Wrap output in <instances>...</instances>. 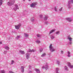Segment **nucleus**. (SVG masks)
<instances>
[{
  "label": "nucleus",
  "instance_id": "nucleus-1",
  "mask_svg": "<svg viewBox=\"0 0 73 73\" xmlns=\"http://www.w3.org/2000/svg\"><path fill=\"white\" fill-rule=\"evenodd\" d=\"M49 49L51 52H53L56 50V49L52 46V44H51L49 46Z\"/></svg>",
  "mask_w": 73,
  "mask_h": 73
},
{
  "label": "nucleus",
  "instance_id": "nucleus-2",
  "mask_svg": "<svg viewBox=\"0 0 73 73\" xmlns=\"http://www.w3.org/2000/svg\"><path fill=\"white\" fill-rule=\"evenodd\" d=\"M15 3V0H11V2H8L7 3V5L9 6H11V5H12Z\"/></svg>",
  "mask_w": 73,
  "mask_h": 73
},
{
  "label": "nucleus",
  "instance_id": "nucleus-3",
  "mask_svg": "<svg viewBox=\"0 0 73 73\" xmlns=\"http://www.w3.org/2000/svg\"><path fill=\"white\" fill-rule=\"evenodd\" d=\"M73 4V0H71V1H68V8L69 9H70V5L71 4Z\"/></svg>",
  "mask_w": 73,
  "mask_h": 73
},
{
  "label": "nucleus",
  "instance_id": "nucleus-4",
  "mask_svg": "<svg viewBox=\"0 0 73 73\" xmlns=\"http://www.w3.org/2000/svg\"><path fill=\"white\" fill-rule=\"evenodd\" d=\"M37 5V3H32L30 5V7H31V8H35V5Z\"/></svg>",
  "mask_w": 73,
  "mask_h": 73
},
{
  "label": "nucleus",
  "instance_id": "nucleus-5",
  "mask_svg": "<svg viewBox=\"0 0 73 73\" xmlns=\"http://www.w3.org/2000/svg\"><path fill=\"white\" fill-rule=\"evenodd\" d=\"M21 26V23H19V24L15 26V27L17 29H19Z\"/></svg>",
  "mask_w": 73,
  "mask_h": 73
},
{
  "label": "nucleus",
  "instance_id": "nucleus-6",
  "mask_svg": "<svg viewBox=\"0 0 73 73\" xmlns=\"http://www.w3.org/2000/svg\"><path fill=\"white\" fill-rule=\"evenodd\" d=\"M36 52V50H31L30 49H29L27 51V53H29V52Z\"/></svg>",
  "mask_w": 73,
  "mask_h": 73
},
{
  "label": "nucleus",
  "instance_id": "nucleus-7",
  "mask_svg": "<svg viewBox=\"0 0 73 73\" xmlns=\"http://www.w3.org/2000/svg\"><path fill=\"white\" fill-rule=\"evenodd\" d=\"M15 7L14 8V10H15L16 11L17 9H19V7L18 6V5H15Z\"/></svg>",
  "mask_w": 73,
  "mask_h": 73
},
{
  "label": "nucleus",
  "instance_id": "nucleus-8",
  "mask_svg": "<svg viewBox=\"0 0 73 73\" xmlns=\"http://www.w3.org/2000/svg\"><path fill=\"white\" fill-rule=\"evenodd\" d=\"M47 69L48 68V66L46 65L45 66H43L42 67V69Z\"/></svg>",
  "mask_w": 73,
  "mask_h": 73
},
{
  "label": "nucleus",
  "instance_id": "nucleus-9",
  "mask_svg": "<svg viewBox=\"0 0 73 73\" xmlns=\"http://www.w3.org/2000/svg\"><path fill=\"white\" fill-rule=\"evenodd\" d=\"M66 20H67V21H69L70 22L72 21V19L71 18H66Z\"/></svg>",
  "mask_w": 73,
  "mask_h": 73
},
{
  "label": "nucleus",
  "instance_id": "nucleus-10",
  "mask_svg": "<svg viewBox=\"0 0 73 73\" xmlns=\"http://www.w3.org/2000/svg\"><path fill=\"white\" fill-rule=\"evenodd\" d=\"M21 70L22 73L24 72V67L22 66L21 67Z\"/></svg>",
  "mask_w": 73,
  "mask_h": 73
},
{
  "label": "nucleus",
  "instance_id": "nucleus-11",
  "mask_svg": "<svg viewBox=\"0 0 73 73\" xmlns=\"http://www.w3.org/2000/svg\"><path fill=\"white\" fill-rule=\"evenodd\" d=\"M68 39L69 40V41H72V38L70 36H68Z\"/></svg>",
  "mask_w": 73,
  "mask_h": 73
},
{
  "label": "nucleus",
  "instance_id": "nucleus-12",
  "mask_svg": "<svg viewBox=\"0 0 73 73\" xmlns=\"http://www.w3.org/2000/svg\"><path fill=\"white\" fill-rule=\"evenodd\" d=\"M59 70V68H56V73H59L58 72V70Z\"/></svg>",
  "mask_w": 73,
  "mask_h": 73
},
{
  "label": "nucleus",
  "instance_id": "nucleus-13",
  "mask_svg": "<svg viewBox=\"0 0 73 73\" xmlns=\"http://www.w3.org/2000/svg\"><path fill=\"white\" fill-rule=\"evenodd\" d=\"M19 52L20 53H21V54H25V52H24V51H23L22 50H20L19 51Z\"/></svg>",
  "mask_w": 73,
  "mask_h": 73
},
{
  "label": "nucleus",
  "instance_id": "nucleus-14",
  "mask_svg": "<svg viewBox=\"0 0 73 73\" xmlns=\"http://www.w3.org/2000/svg\"><path fill=\"white\" fill-rule=\"evenodd\" d=\"M64 69L66 71H68L69 70V69L68 68V67L65 66H64Z\"/></svg>",
  "mask_w": 73,
  "mask_h": 73
},
{
  "label": "nucleus",
  "instance_id": "nucleus-15",
  "mask_svg": "<svg viewBox=\"0 0 73 73\" xmlns=\"http://www.w3.org/2000/svg\"><path fill=\"white\" fill-rule=\"evenodd\" d=\"M55 31H56V30L55 29H53L51 30L50 31V32L49 34H51V33H53V32H55Z\"/></svg>",
  "mask_w": 73,
  "mask_h": 73
},
{
  "label": "nucleus",
  "instance_id": "nucleus-16",
  "mask_svg": "<svg viewBox=\"0 0 73 73\" xmlns=\"http://www.w3.org/2000/svg\"><path fill=\"white\" fill-rule=\"evenodd\" d=\"M29 54L27 53L26 54V58L27 59H28L29 58Z\"/></svg>",
  "mask_w": 73,
  "mask_h": 73
},
{
  "label": "nucleus",
  "instance_id": "nucleus-17",
  "mask_svg": "<svg viewBox=\"0 0 73 73\" xmlns=\"http://www.w3.org/2000/svg\"><path fill=\"white\" fill-rule=\"evenodd\" d=\"M4 48L5 49H7V50H9V47L8 46H5Z\"/></svg>",
  "mask_w": 73,
  "mask_h": 73
},
{
  "label": "nucleus",
  "instance_id": "nucleus-18",
  "mask_svg": "<svg viewBox=\"0 0 73 73\" xmlns=\"http://www.w3.org/2000/svg\"><path fill=\"white\" fill-rule=\"evenodd\" d=\"M68 57H70V56H71L70 55V52H69V51L68 52Z\"/></svg>",
  "mask_w": 73,
  "mask_h": 73
},
{
  "label": "nucleus",
  "instance_id": "nucleus-19",
  "mask_svg": "<svg viewBox=\"0 0 73 73\" xmlns=\"http://www.w3.org/2000/svg\"><path fill=\"white\" fill-rule=\"evenodd\" d=\"M48 16H45L44 17V20H46L47 19H48Z\"/></svg>",
  "mask_w": 73,
  "mask_h": 73
},
{
  "label": "nucleus",
  "instance_id": "nucleus-20",
  "mask_svg": "<svg viewBox=\"0 0 73 73\" xmlns=\"http://www.w3.org/2000/svg\"><path fill=\"white\" fill-rule=\"evenodd\" d=\"M24 35L26 37H28V36H29V35H28V34L25 33H24Z\"/></svg>",
  "mask_w": 73,
  "mask_h": 73
},
{
  "label": "nucleus",
  "instance_id": "nucleus-21",
  "mask_svg": "<svg viewBox=\"0 0 73 73\" xmlns=\"http://www.w3.org/2000/svg\"><path fill=\"white\" fill-rule=\"evenodd\" d=\"M36 43H37V44H40V41L39 40H37L35 41Z\"/></svg>",
  "mask_w": 73,
  "mask_h": 73
},
{
  "label": "nucleus",
  "instance_id": "nucleus-22",
  "mask_svg": "<svg viewBox=\"0 0 73 73\" xmlns=\"http://www.w3.org/2000/svg\"><path fill=\"white\" fill-rule=\"evenodd\" d=\"M50 37L51 39V40H53V39H54V36H52V35L51 36H50Z\"/></svg>",
  "mask_w": 73,
  "mask_h": 73
},
{
  "label": "nucleus",
  "instance_id": "nucleus-23",
  "mask_svg": "<svg viewBox=\"0 0 73 73\" xmlns=\"http://www.w3.org/2000/svg\"><path fill=\"white\" fill-rule=\"evenodd\" d=\"M20 36H18L15 38L16 39V40H18L20 38Z\"/></svg>",
  "mask_w": 73,
  "mask_h": 73
},
{
  "label": "nucleus",
  "instance_id": "nucleus-24",
  "mask_svg": "<svg viewBox=\"0 0 73 73\" xmlns=\"http://www.w3.org/2000/svg\"><path fill=\"white\" fill-rule=\"evenodd\" d=\"M3 0H0V7L2 5V3H3Z\"/></svg>",
  "mask_w": 73,
  "mask_h": 73
},
{
  "label": "nucleus",
  "instance_id": "nucleus-25",
  "mask_svg": "<svg viewBox=\"0 0 73 73\" xmlns=\"http://www.w3.org/2000/svg\"><path fill=\"white\" fill-rule=\"evenodd\" d=\"M46 56V54L45 53H44L43 54L41 55V56L42 57H44V56Z\"/></svg>",
  "mask_w": 73,
  "mask_h": 73
},
{
  "label": "nucleus",
  "instance_id": "nucleus-26",
  "mask_svg": "<svg viewBox=\"0 0 73 73\" xmlns=\"http://www.w3.org/2000/svg\"><path fill=\"white\" fill-rule=\"evenodd\" d=\"M59 33H60V31H57L56 32V35H58V34H59Z\"/></svg>",
  "mask_w": 73,
  "mask_h": 73
},
{
  "label": "nucleus",
  "instance_id": "nucleus-27",
  "mask_svg": "<svg viewBox=\"0 0 73 73\" xmlns=\"http://www.w3.org/2000/svg\"><path fill=\"white\" fill-rule=\"evenodd\" d=\"M67 64H68V66H69L70 65H71V64H70V63L69 62H68L67 63Z\"/></svg>",
  "mask_w": 73,
  "mask_h": 73
},
{
  "label": "nucleus",
  "instance_id": "nucleus-28",
  "mask_svg": "<svg viewBox=\"0 0 73 73\" xmlns=\"http://www.w3.org/2000/svg\"><path fill=\"white\" fill-rule=\"evenodd\" d=\"M69 67V68H70L71 69H72V68H73V66L71 65Z\"/></svg>",
  "mask_w": 73,
  "mask_h": 73
},
{
  "label": "nucleus",
  "instance_id": "nucleus-29",
  "mask_svg": "<svg viewBox=\"0 0 73 73\" xmlns=\"http://www.w3.org/2000/svg\"><path fill=\"white\" fill-rule=\"evenodd\" d=\"M1 73H5V71L4 70H1Z\"/></svg>",
  "mask_w": 73,
  "mask_h": 73
},
{
  "label": "nucleus",
  "instance_id": "nucleus-30",
  "mask_svg": "<svg viewBox=\"0 0 73 73\" xmlns=\"http://www.w3.org/2000/svg\"><path fill=\"white\" fill-rule=\"evenodd\" d=\"M41 35H40L39 34L37 35V36L38 37H40V36H41Z\"/></svg>",
  "mask_w": 73,
  "mask_h": 73
},
{
  "label": "nucleus",
  "instance_id": "nucleus-31",
  "mask_svg": "<svg viewBox=\"0 0 73 73\" xmlns=\"http://www.w3.org/2000/svg\"><path fill=\"white\" fill-rule=\"evenodd\" d=\"M56 64L58 65H59L60 64V62L58 61H57L56 62Z\"/></svg>",
  "mask_w": 73,
  "mask_h": 73
},
{
  "label": "nucleus",
  "instance_id": "nucleus-32",
  "mask_svg": "<svg viewBox=\"0 0 73 73\" xmlns=\"http://www.w3.org/2000/svg\"><path fill=\"white\" fill-rule=\"evenodd\" d=\"M54 10L56 12L57 11V9L56 8V7H54Z\"/></svg>",
  "mask_w": 73,
  "mask_h": 73
},
{
  "label": "nucleus",
  "instance_id": "nucleus-33",
  "mask_svg": "<svg viewBox=\"0 0 73 73\" xmlns=\"http://www.w3.org/2000/svg\"><path fill=\"white\" fill-rule=\"evenodd\" d=\"M61 52V54H64V51L62 50H61L60 51Z\"/></svg>",
  "mask_w": 73,
  "mask_h": 73
},
{
  "label": "nucleus",
  "instance_id": "nucleus-34",
  "mask_svg": "<svg viewBox=\"0 0 73 73\" xmlns=\"http://www.w3.org/2000/svg\"><path fill=\"white\" fill-rule=\"evenodd\" d=\"M31 20L32 21H34V18H32L31 19Z\"/></svg>",
  "mask_w": 73,
  "mask_h": 73
},
{
  "label": "nucleus",
  "instance_id": "nucleus-35",
  "mask_svg": "<svg viewBox=\"0 0 73 73\" xmlns=\"http://www.w3.org/2000/svg\"><path fill=\"white\" fill-rule=\"evenodd\" d=\"M13 63H14V61L13 60H12L11 64H13Z\"/></svg>",
  "mask_w": 73,
  "mask_h": 73
},
{
  "label": "nucleus",
  "instance_id": "nucleus-36",
  "mask_svg": "<svg viewBox=\"0 0 73 73\" xmlns=\"http://www.w3.org/2000/svg\"><path fill=\"white\" fill-rule=\"evenodd\" d=\"M39 50L40 52H42V48L40 49Z\"/></svg>",
  "mask_w": 73,
  "mask_h": 73
},
{
  "label": "nucleus",
  "instance_id": "nucleus-37",
  "mask_svg": "<svg viewBox=\"0 0 73 73\" xmlns=\"http://www.w3.org/2000/svg\"><path fill=\"white\" fill-rule=\"evenodd\" d=\"M62 10V7H61L59 9V11H61Z\"/></svg>",
  "mask_w": 73,
  "mask_h": 73
},
{
  "label": "nucleus",
  "instance_id": "nucleus-38",
  "mask_svg": "<svg viewBox=\"0 0 73 73\" xmlns=\"http://www.w3.org/2000/svg\"><path fill=\"white\" fill-rule=\"evenodd\" d=\"M36 71V72H37L38 71H39V69H36L35 70Z\"/></svg>",
  "mask_w": 73,
  "mask_h": 73
},
{
  "label": "nucleus",
  "instance_id": "nucleus-39",
  "mask_svg": "<svg viewBox=\"0 0 73 73\" xmlns=\"http://www.w3.org/2000/svg\"><path fill=\"white\" fill-rule=\"evenodd\" d=\"M7 53V51H5L4 52V54H6Z\"/></svg>",
  "mask_w": 73,
  "mask_h": 73
},
{
  "label": "nucleus",
  "instance_id": "nucleus-40",
  "mask_svg": "<svg viewBox=\"0 0 73 73\" xmlns=\"http://www.w3.org/2000/svg\"><path fill=\"white\" fill-rule=\"evenodd\" d=\"M40 18H42V15H40Z\"/></svg>",
  "mask_w": 73,
  "mask_h": 73
},
{
  "label": "nucleus",
  "instance_id": "nucleus-41",
  "mask_svg": "<svg viewBox=\"0 0 73 73\" xmlns=\"http://www.w3.org/2000/svg\"><path fill=\"white\" fill-rule=\"evenodd\" d=\"M69 44H72V41H70Z\"/></svg>",
  "mask_w": 73,
  "mask_h": 73
},
{
  "label": "nucleus",
  "instance_id": "nucleus-42",
  "mask_svg": "<svg viewBox=\"0 0 73 73\" xmlns=\"http://www.w3.org/2000/svg\"><path fill=\"white\" fill-rule=\"evenodd\" d=\"M29 73H32V72L31 71H29Z\"/></svg>",
  "mask_w": 73,
  "mask_h": 73
},
{
  "label": "nucleus",
  "instance_id": "nucleus-43",
  "mask_svg": "<svg viewBox=\"0 0 73 73\" xmlns=\"http://www.w3.org/2000/svg\"><path fill=\"white\" fill-rule=\"evenodd\" d=\"M37 73H40V70L37 72Z\"/></svg>",
  "mask_w": 73,
  "mask_h": 73
},
{
  "label": "nucleus",
  "instance_id": "nucleus-44",
  "mask_svg": "<svg viewBox=\"0 0 73 73\" xmlns=\"http://www.w3.org/2000/svg\"><path fill=\"white\" fill-rule=\"evenodd\" d=\"M29 68H30V69H31V66L29 65Z\"/></svg>",
  "mask_w": 73,
  "mask_h": 73
},
{
  "label": "nucleus",
  "instance_id": "nucleus-45",
  "mask_svg": "<svg viewBox=\"0 0 73 73\" xmlns=\"http://www.w3.org/2000/svg\"><path fill=\"white\" fill-rule=\"evenodd\" d=\"M0 44H2V42H0Z\"/></svg>",
  "mask_w": 73,
  "mask_h": 73
},
{
  "label": "nucleus",
  "instance_id": "nucleus-46",
  "mask_svg": "<svg viewBox=\"0 0 73 73\" xmlns=\"http://www.w3.org/2000/svg\"><path fill=\"white\" fill-rule=\"evenodd\" d=\"M29 1H31V0H28Z\"/></svg>",
  "mask_w": 73,
  "mask_h": 73
},
{
  "label": "nucleus",
  "instance_id": "nucleus-47",
  "mask_svg": "<svg viewBox=\"0 0 73 73\" xmlns=\"http://www.w3.org/2000/svg\"><path fill=\"white\" fill-rule=\"evenodd\" d=\"M23 1H25V0H23Z\"/></svg>",
  "mask_w": 73,
  "mask_h": 73
}]
</instances>
